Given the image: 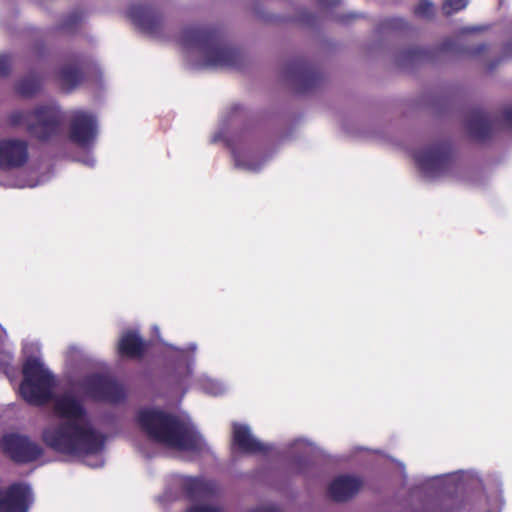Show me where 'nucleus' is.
I'll return each mask as SVG.
<instances>
[{
    "mask_svg": "<svg viewBox=\"0 0 512 512\" xmlns=\"http://www.w3.org/2000/svg\"><path fill=\"white\" fill-rule=\"evenodd\" d=\"M38 342L25 343L20 396L29 404L51 403L56 420L42 430L43 443L55 452L81 457L92 468L101 467L105 437L95 427L87 409L73 389L55 393V378L38 353Z\"/></svg>",
    "mask_w": 512,
    "mask_h": 512,
    "instance_id": "1",
    "label": "nucleus"
},
{
    "mask_svg": "<svg viewBox=\"0 0 512 512\" xmlns=\"http://www.w3.org/2000/svg\"><path fill=\"white\" fill-rule=\"evenodd\" d=\"M137 423L151 439L166 448L186 453H198L205 448L202 436L192 423L161 410L140 409Z\"/></svg>",
    "mask_w": 512,
    "mask_h": 512,
    "instance_id": "2",
    "label": "nucleus"
},
{
    "mask_svg": "<svg viewBox=\"0 0 512 512\" xmlns=\"http://www.w3.org/2000/svg\"><path fill=\"white\" fill-rule=\"evenodd\" d=\"M63 120L64 115L54 102L39 104L31 111H13L8 118L11 126L24 128L39 140H47L59 134Z\"/></svg>",
    "mask_w": 512,
    "mask_h": 512,
    "instance_id": "3",
    "label": "nucleus"
},
{
    "mask_svg": "<svg viewBox=\"0 0 512 512\" xmlns=\"http://www.w3.org/2000/svg\"><path fill=\"white\" fill-rule=\"evenodd\" d=\"M184 47L201 56L203 64L222 67L233 65L236 59L235 51L228 47L214 33L202 29H189L182 35Z\"/></svg>",
    "mask_w": 512,
    "mask_h": 512,
    "instance_id": "4",
    "label": "nucleus"
},
{
    "mask_svg": "<svg viewBox=\"0 0 512 512\" xmlns=\"http://www.w3.org/2000/svg\"><path fill=\"white\" fill-rule=\"evenodd\" d=\"M68 121V138L81 148H90L99 134L97 116L85 109L70 110L66 116Z\"/></svg>",
    "mask_w": 512,
    "mask_h": 512,
    "instance_id": "5",
    "label": "nucleus"
},
{
    "mask_svg": "<svg viewBox=\"0 0 512 512\" xmlns=\"http://www.w3.org/2000/svg\"><path fill=\"white\" fill-rule=\"evenodd\" d=\"M172 485L180 488L195 501L187 512H222L219 507L208 502L215 491V485L212 482L202 478L177 475L172 479Z\"/></svg>",
    "mask_w": 512,
    "mask_h": 512,
    "instance_id": "6",
    "label": "nucleus"
},
{
    "mask_svg": "<svg viewBox=\"0 0 512 512\" xmlns=\"http://www.w3.org/2000/svg\"><path fill=\"white\" fill-rule=\"evenodd\" d=\"M81 390L95 400L108 403H118L125 398L124 387L104 373L87 376L81 383Z\"/></svg>",
    "mask_w": 512,
    "mask_h": 512,
    "instance_id": "7",
    "label": "nucleus"
},
{
    "mask_svg": "<svg viewBox=\"0 0 512 512\" xmlns=\"http://www.w3.org/2000/svg\"><path fill=\"white\" fill-rule=\"evenodd\" d=\"M414 159L421 173L427 178L441 176L449 165L448 150L442 144L419 148L414 153Z\"/></svg>",
    "mask_w": 512,
    "mask_h": 512,
    "instance_id": "8",
    "label": "nucleus"
},
{
    "mask_svg": "<svg viewBox=\"0 0 512 512\" xmlns=\"http://www.w3.org/2000/svg\"><path fill=\"white\" fill-rule=\"evenodd\" d=\"M1 449L8 454L14 461L24 463L37 459L41 453V447L19 434H6L0 441Z\"/></svg>",
    "mask_w": 512,
    "mask_h": 512,
    "instance_id": "9",
    "label": "nucleus"
},
{
    "mask_svg": "<svg viewBox=\"0 0 512 512\" xmlns=\"http://www.w3.org/2000/svg\"><path fill=\"white\" fill-rule=\"evenodd\" d=\"M29 158L27 141L14 137L0 139V169L22 167Z\"/></svg>",
    "mask_w": 512,
    "mask_h": 512,
    "instance_id": "10",
    "label": "nucleus"
},
{
    "mask_svg": "<svg viewBox=\"0 0 512 512\" xmlns=\"http://www.w3.org/2000/svg\"><path fill=\"white\" fill-rule=\"evenodd\" d=\"M32 502L33 494L26 484H13L0 490V512H26Z\"/></svg>",
    "mask_w": 512,
    "mask_h": 512,
    "instance_id": "11",
    "label": "nucleus"
},
{
    "mask_svg": "<svg viewBox=\"0 0 512 512\" xmlns=\"http://www.w3.org/2000/svg\"><path fill=\"white\" fill-rule=\"evenodd\" d=\"M234 165L244 172H258L266 163V159L258 157L253 147L247 144H238L232 148Z\"/></svg>",
    "mask_w": 512,
    "mask_h": 512,
    "instance_id": "12",
    "label": "nucleus"
},
{
    "mask_svg": "<svg viewBox=\"0 0 512 512\" xmlns=\"http://www.w3.org/2000/svg\"><path fill=\"white\" fill-rule=\"evenodd\" d=\"M233 445L249 454L262 453L267 449L264 443L254 437L247 425L237 423L233 425Z\"/></svg>",
    "mask_w": 512,
    "mask_h": 512,
    "instance_id": "13",
    "label": "nucleus"
},
{
    "mask_svg": "<svg viewBox=\"0 0 512 512\" xmlns=\"http://www.w3.org/2000/svg\"><path fill=\"white\" fill-rule=\"evenodd\" d=\"M361 481L354 476L340 475L329 485V496L338 502L346 501L354 496L361 487Z\"/></svg>",
    "mask_w": 512,
    "mask_h": 512,
    "instance_id": "14",
    "label": "nucleus"
},
{
    "mask_svg": "<svg viewBox=\"0 0 512 512\" xmlns=\"http://www.w3.org/2000/svg\"><path fill=\"white\" fill-rule=\"evenodd\" d=\"M143 349V341L132 331L123 333L118 343L119 353L127 357H138L143 352Z\"/></svg>",
    "mask_w": 512,
    "mask_h": 512,
    "instance_id": "15",
    "label": "nucleus"
},
{
    "mask_svg": "<svg viewBox=\"0 0 512 512\" xmlns=\"http://www.w3.org/2000/svg\"><path fill=\"white\" fill-rule=\"evenodd\" d=\"M59 79L61 85L70 90L74 88L82 79L80 72L75 67H65L61 70Z\"/></svg>",
    "mask_w": 512,
    "mask_h": 512,
    "instance_id": "16",
    "label": "nucleus"
},
{
    "mask_svg": "<svg viewBox=\"0 0 512 512\" xmlns=\"http://www.w3.org/2000/svg\"><path fill=\"white\" fill-rule=\"evenodd\" d=\"M40 89V82L35 76L22 79L17 87V92L23 97H31Z\"/></svg>",
    "mask_w": 512,
    "mask_h": 512,
    "instance_id": "17",
    "label": "nucleus"
},
{
    "mask_svg": "<svg viewBox=\"0 0 512 512\" xmlns=\"http://www.w3.org/2000/svg\"><path fill=\"white\" fill-rule=\"evenodd\" d=\"M200 388L208 394L211 395H220L225 391V386L223 383L211 379L207 376H203L199 379Z\"/></svg>",
    "mask_w": 512,
    "mask_h": 512,
    "instance_id": "18",
    "label": "nucleus"
},
{
    "mask_svg": "<svg viewBox=\"0 0 512 512\" xmlns=\"http://www.w3.org/2000/svg\"><path fill=\"white\" fill-rule=\"evenodd\" d=\"M468 1L469 0H446L443 4V11L447 15L458 12L467 6Z\"/></svg>",
    "mask_w": 512,
    "mask_h": 512,
    "instance_id": "19",
    "label": "nucleus"
},
{
    "mask_svg": "<svg viewBox=\"0 0 512 512\" xmlns=\"http://www.w3.org/2000/svg\"><path fill=\"white\" fill-rule=\"evenodd\" d=\"M434 12L433 4L429 1H422L415 9V13L421 17H430Z\"/></svg>",
    "mask_w": 512,
    "mask_h": 512,
    "instance_id": "20",
    "label": "nucleus"
},
{
    "mask_svg": "<svg viewBox=\"0 0 512 512\" xmlns=\"http://www.w3.org/2000/svg\"><path fill=\"white\" fill-rule=\"evenodd\" d=\"M293 448L295 451H302L305 454H309L314 450L312 444L306 440H296L293 444Z\"/></svg>",
    "mask_w": 512,
    "mask_h": 512,
    "instance_id": "21",
    "label": "nucleus"
},
{
    "mask_svg": "<svg viewBox=\"0 0 512 512\" xmlns=\"http://www.w3.org/2000/svg\"><path fill=\"white\" fill-rule=\"evenodd\" d=\"M11 68V59L8 55H0V75H6Z\"/></svg>",
    "mask_w": 512,
    "mask_h": 512,
    "instance_id": "22",
    "label": "nucleus"
},
{
    "mask_svg": "<svg viewBox=\"0 0 512 512\" xmlns=\"http://www.w3.org/2000/svg\"><path fill=\"white\" fill-rule=\"evenodd\" d=\"M137 22L140 26H142L144 29H151V22H152V17L149 16V15H146L142 18H139L137 19Z\"/></svg>",
    "mask_w": 512,
    "mask_h": 512,
    "instance_id": "23",
    "label": "nucleus"
},
{
    "mask_svg": "<svg viewBox=\"0 0 512 512\" xmlns=\"http://www.w3.org/2000/svg\"><path fill=\"white\" fill-rule=\"evenodd\" d=\"M503 118H504L505 123L508 126L512 127V107H509V108L504 110Z\"/></svg>",
    "mask_w": 512,
    "mask_h": 512,
    "instance_id": "24",
    "label": "nucleus"
},
{
    "mask_svg": "<svg viewBox=\"0 0 512 512\" xmlns=\"http://www.w3.org/2000/svg\"><path fill=\"white\" fill-rule=\"evenodd\" d=\"M251 512H280L275 506H263L252 510Z\"/></svg>",
    "mask_w": 512,
    "mask_h": 512,
    "instance_id": "25",
    "label": "nucleus"
},
{
    "mask_svg": "<svg viewBox=\"0 0 512 512\" xmlns=\"http://www.w3.org/2000/svg\"><path fill=\"white\" fill-rule=\"evenodd\" d=\"M321 3L326 5H335L340 2V0H320Z\"/></svg>",
    "mask_w": 512,
    "mask_h": 512,
    "instance_id": "26",
    "label": "nucleus"
},
{
    "mask_svg": "<svg viewBox=\"0 0 512 512\" xmlns=\"http://www.w3.org/2000/svg\"><path fill=\"white\" fill-rule=\"evenodd\" d=\"M36 185H38V182H27L25 184H20L18 186L19 187H35Z\"/></svg>",
    "mask_w": 512,
    "mask_h": 512,
    "instance_id": "27",
    "label": "nucleus"
},
{
    "mask_svg": "<svg viewBox=\"0 0 512 512\" xmlns=\"http://www.w3.org/2000/svg\"><path fill=\"white\" fill-rule=\"evenodd\" d=\"M188 350L191 351V352H195L196 350V345L192 344L188 347Z\"/></svg>",
    "mask_w": 512,
    "mask_h": 512,
    "instance_id": "28",
    "label": "nucleus"
},
{
    "mask_svg": "<svg viewBox=\"0 0 512 512\" xmlns=\"http://www.w3.org/2000/svg\"><path fill=\"white\" fill-rule=\"evenodd\" d=\"M69 351L70 352H76V351H78V348L77 347H70Z\"/></svg>",
    "mask_w": 512,
    "mask_h": 512,
    "instance_id": "29",
    "label": "nucleus"
},
{
    "mask_svg": "<svg viewBox=\"0 0 512 512\" xmlns=\"http://www.w3.org/2000/svg\"><path fill=\"white\" fill-rule=\"evenodd\" d=\"M214 142H217L219 139H218V136H214L213 139H212Z\"/></svg>",
    "mask_w": 512,
    "mask_h": 512,
    "instance_id": "30",
    "label": "nucleus"
},
{
    "mask_svg": "<svg viewBox=\"0 0 512 512\" xmlns=\"http://www.w3.org/2000/svg\"><path fill=\"white\" fill-rule=\"evenodd\" d=\"M93 163H94V160H90L88 164L93 165Z\"/></svg>",
    "mask_w": 512,
    "mask_h": 512,
    "instance_id": "31",
    "label": "nucleus"
}]
</instances>
